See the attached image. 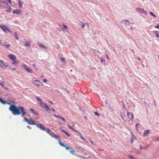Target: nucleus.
Segmentation results:
<instances>
[{"mask_svg": "<svg viewBox=\"0 0 159 159\" xmlns=\"http://www.w3.org/2000/svg\"><path fill=\"white\" fill-rule=\"evenodd\" d=\"M9 109L14 115L21 114V116L22 117H23L26 113L24 108L21 106L16 107L15 105H11Z\"/></svg>", "mask_w": 159, "mask_h": 159, "instance_id": "f257e3e1", "label": "nucleus"}, {"mask_svg": "<svg viewBox=\"0 0 159 159\" xmlns=\"http://www.w3.org/2000/svg\"><path fill=\"white\" fill-rule=\"evenodd\" d=\"M127 114L128 118H126L125 119V121H129L130 120L132 121L134 117V116L133 113H129V112L127 111Z\"/></svg>", "mask_w": 159, "mask_h": 159, "instance_id": "f03ea898", "label": "nucleus"}, {"mask_svg": "<svg viewBox=\"0 0 159 159\" xmlns=\"http://www.w3.org/2000/svg\"><path fill=\"white\" fill-rule=\"evenodd\" d=\"M39 105L43 108H45V111H48L50 110V109L48 105L45 103L41 102L39 103Z\"/></svg>", "mask_w": 159, "mask_h": 159, "instance_id": "7ed1b4c3", "label": "nucleus"}, {"mask_svg": "<svg viewBox=\"0 0 159 159\" xmlns=\"http://www.w3.org/2000/svg\"><path fill=\"white\" fill-rule=\"evenodd\" d=\"M24 119L25 120V121L27 122L29 124H31L32 125H36V124L34 121L32 119L29 120L26 117H24Z\"/></svg>", "mask_w": 159, "mask_h": 159, "instance_id": "20e7f679", "label": "nucleus"}, {"mask_svg": "<svg viewBox=\"0 0 159 159\" xmlns=\"http://www.w3.org/2000/svg\"><path fill=\"white\" fill-rule=\"evenodd\" d=\"M0 28H1L2 30L5 32H7V31H8L9 32H11L10 30L7 28L3 25H0Z\"/></svg>", "mask_w": 159, "mask_h": 159, "instance_id": "39448f33", "label": "nucleus"}, {"mask_svg": "<svg viewBox=\"0 0 159 159\" xmlns=\"http://www.w3.org/2000/svg\"><path fill=\"white\" fill-rule=\"evenodd\" d=\"M136 11L142 13L146 15L148 14V13L146 11L144 10L143 9L139 8V7H137L136 8Z\"/></svg>", "mask_w": 159, "mask_h": 159, "instance_id": "423d86ee", "label": "nucleus"}, {"mask_svg": "<svg viewBox=\"0 0 159 159\" xmlns=\"http://www.w3.org/2000/svg\"><path fill=\"white\" fill-rule=\"evenodd\" d=\"M8 66L7 63H4V61L0 60V67L3 68L4 67L6 68Z\"/></svg>", "mask_w": 159, "mask_h": 159, "instance_id": "0eeeda50", "label": "nucleus"}, {"mask_svg": "<svg viewBox=\"0 0 159 159\" xmlns=\"http://www.w3.org/2000/svg\"><path fill=\"white\" fill-rule=\"evenodd\" d=\"M36 125L37 127L39 128L41 130H42L43 131L45 130V128L44 127V125H43L41 124H36Z\"/></svg>", "mask_w": 159, "mask_h": 159, "instance_id": "6e6552de", "label": "nucleus"}, {"mask_svg": "<svg viewBox=\"0 0 159 159\" xmlns=\"http://www.w3.org/2000/svg\"><path fill=\"white\" fill-rule=\"evenodd\" d=\"M58 143L60 144V145L65 147L67 150H69L70 149H72L71 147H70L67 146L66 145H65L63 143L60 142V141L59 140Z\"/></svg>", "mask_w": 159, "mask_h": 159, "instance_id": "1a4fd4ad", "label": "nucleus"}, {"mask_svg": "<svg viewBox=\"0 0 159 159\" xmlns=\"http://www.w3.org/2000/svg\"><path fill=\"white\" fill-rule=\"evenodd\" d=\"M50 135L53 138H55V139H58V141H59V136L55 134L54 133H53V132L52 133H51Z\"/></svg>", "mask_w": 159, "mask_h": 159, "instance_id": "9d476101", "label": "nucleus"}, {"mask_svg": "<svg viewBox=\"0 0 159 159\" xmlns=\"http://www.w3.org/2000/svg\"><path fill=\"white\" fill-rule=\"evenodd\" d=\"M21 12L20 10L19 9H15L14 10L12 11V13L13 14H20Z\"/></svg>", "mask_w": 159, "mask_h": 159, "instance_id": "9b49d317", "label": "nucleus"}, {"mask_svg": "<svg viewBox=\"0 0 159 159\" xmlns=\"http://www.w3.org/2000/svg\"><path fill=\"white\" fill-rule=\"evenodd\" d=\"M8 57L10 59L12 60H16V56L12 54L9 55Z\"/></svg>", "mask_w": 159, "mask_h": 159, "instance_id": "f8f14e48", "label": "nucleus"}, {"mask_svg": "<svg viewBox=\"0 0 159 159\" xmlns=\"http://www.w3.org/2000/svg\"><path fill=\"white\" fill-rule=\"evenodd\" d=\"M37 82H39V81L36 80H33L32 81V83L33 84H34L36 85L38 87H39V84H37Z\"/></svg>", "mask_w": 159, "mask_h": 159, "instance_id": "ddd939ff", "label": "nucleus"}, {"mask_svg": "<svg viewBox=\"0 0 159 159\" xmlns=\"http://www.w3.org/2000/svg\"><path fill=\"white\" fill-rule=\"evenodd\" d=\"M120 116L121 117L122 119L125 121V119L126 118L125 116V113H121L120 114Z\"/></svg>", "mask_w": 159, "mask_h": 159, "instance_id": "4468645a", "label": "nucleus"}, {"mask_svg": "<svg viewBox=\"0 0 159 159\" xmlns=\"http://www.w3.org/2000/svg\"><path fill=\"white\" fill-rule=\"evenodd\" d=\"M150 131V130H146L145 132L144 133L143 135L144 136H146L147 134H148L149 133V132Z\"/></svg>", "mask_w": 159, "mask_h": 159, "instance_id": "2eb2a0df", "label": "nucleus"}, {"mask_svg": "<svg viewBox=\"0 0 159 159\" xmlns=\"http://www.w3.org/2000/svg\"><path fill=\"white\" fill-rule=\"evenodd\" d=\"M45 131H46L47 132L48 134L49 135H51V133H52V132L49 129L47 128L46 129H45Z\"/></svg>", "mask_w": 159, "mask_h": 159, "instance_id": "dca6fc26", "label": "nucleus"}, {"mask_svg": "<svg viewBox=\"0 0 159 159\" xmlns=\"http://www.w3.org/2000/svg\"><path fill=\"white\" fill-rule=\"evenodd\" d=\"M25 70L29 72H31V73L32 72V70L29 67H27V68H25Z\"/></svg>", "mask_w": 159, "mask_h": 159, "instance_id": "f3484780", "label": "nucleus"}, {"mask_svg": "<svg viewBox=\"0 0 159 159\" xmlns=\"http://www.w3.org/2000/svg\"><path fill=\"white\" fill-rule=\"evenodd\" d=\"M18 2L19 5L20 7V8H21L22 7V5L23 2H21L20 1V0H18Z\"/></svg>", "mask_w": 159, "mask_h": 159, "instance_id": "a211bd4d", "label": "nucleus"}, {"mask_svg": "<svg viewBox=\"0 0 159 159\" xmlns=\"http://www.w3.org/2000/svg\"><path fill=\"white\" fill-rule=\"evenodd\" d=\"M30 110L34 114L36 115H37L38 114L37 112L36 111H35L32 109H30Z\"/></svg>", "mask_w": 159, "mask_h": 159, "instance_id": "6ab92c4d", "label": "nucleus"}, {"mask_svg": "<svg viewBox=\"0 0 159 159\" xmlns=\"http://www.w3.org/2000/svg\"><path fill=\"white\" fill-rule=\"evenodd\" d=\"M0 102L3 104H5L6 102L2 100L1 98H0Z\"/></svg>", "mask_w": 159, "mask_h": 159, "instance_id": "aec40b11", "label": "nucleus"}, {"mask_svg": "<svg viewBox=\"0 0 159 159\" xmlns=\"http://www.w3.org/2000/svg\"><path fill=\"white\" fill-rule=\"evenodd\" d=\"M36 98L38 101L40 102V103L41 102H43L42 101V99L40 98H39L38 97H36Z\"/></svg>", "mask_w": 159, "mask_h": 159, "instance_id": "412c9836", "label": "nucleus"}, {"mask_svg": "<svg viewBox=\"0 0 159 159\" xmlns=\"http://www.w3.org/2000/svg\"><path fill=\"white\" fill-rule=\"evenodd\" d=\"M13 60V62L12 63L13 64H16L18 63V61H17V60Z\"/></svg>", "mask_w": 159, "mask_h": 159, "instance_id": "4be33fe9", "label": "nucleus"}, {"mask_svg": "<svg viewBox=\"0 0 159 159\" xmlns=\"http://www.w3.org/2000/svg\"><path fill=\"white\" fill-rule=\"evenodd\" d=\"M70 153L71 154H74L76 153V152L74 150H70Z\"/></svg>", "mask_w": 159, "mask_h": 159, "instance_id": "5701e85b", "label": "nucleus"}, {"mask_svg": "<svg viewBox=\"0 0 159 159\" xmlns=\"http://www.w3.org/2000/svg\"><path fill=\"white\" fill-rule=\"evenodd\" d=\"M25 46H28L29 47H30V43L28 42H26L25 43Z\"/></svg>", "mask_w": 159, "mask_h": 159, "instance_id": "b1692460", "label": "nucleus"}, {"mask_svg": "<svg viewBox=\"0 0 159 159\" xmlns=\"http://www.w3.org/2000/svg\"><path fill=\"white\" fill-rule=\"evenodd\" d=\"M39 45L41 47L43 48V49H45L46 48V46H45L44 45H41V44H39Z\"/></svg>", "mask_w": 159, "mask_h": 159, "instance_id": "393cba45", "label": "nucleus"}, {"mask_svg": "<svg viewBox=\"0 0 159 159\" xmlns=\"http://www.w3.org/2000/svg\"><path fill=\"white\" fill-rule=\"evenodd\" d=\"M60 60L61 61H63L65 62V63H64V64H66V63L65 61V59L64 58L62 57L61 58Z\"/></svg>", "mask_w": 159, "mask_h": 159, "instance_id": "a878e982", "label": "nucleus"}, {"mask_svg": "<svg viewBox=\"0 0 159 159\" xmlns=\"http://www.w3.org/2000/svg\"><path fill=\"white\" fill-rule=\"evenodd\" d=\"M63 26L64 27V29L63 28H62V31H65V29H67V26L66 25H65L64 24L63 25Z\"/></svg>", "mask_w": 159, "mask_h": 159, "instance_id": "bb28decb", "label": "nucleus"}, {"mask_svg": "<svg viewBox=\"0 0 159 159\" xmlns=\"http://www.w3.org/2000/svg\"><path fill=\"white\" fill-rule=\"evenodd\" d=\"M149 13L152 16H153L154 17H156V15L154 14L152 12H149Z\"/></svg>", "mask_w": 159, "mask_h": 159, "instance_id": "cd10ccee", "label": "nucleus"}, {"mask_svg": "<svg viewBox=\"0 0 159 159\" xmlns=\"http://www.w3.org/2000/svg\"><path fill=\"white\" fill-rule=\"evenodd\" d=\"M53 116H55V117H56L57 118H58L61 119V117L59 115L57 116L55 114H54V115H53Z\"/></svg>", "mask_w": 159, "mask_h": 159, "instance_id": "c85d7f7f", "label": "nucleus"}, {"mask_svg": "<svg viewBox=\"0 0 159 159\" xmlns=\"http://www.w3.org/2000/svg\"><path fill=\"white\" fill-rule=\"evenodd\" d=\"M15 37H16V39L17 40H18V34H17L16 32L15 33Z\"/></svg>", "mask_w": 159, "mask_h": 159, "instance_id": "c756f323", "label": "nucleus"}, {"mask_svg": "<svg viewBox=\"0 0 159 159\" xmlns=\"http://www.w3.org/2000/svg\"><path fill=\"white\" fill-rule=\"evenodd\" d=\"M79 135L80 136V138L83 140L85 141V139H84L82 136L81 134H80V133H79Z\"/></svg>", "mask_w": 159, "mask_h": 159, "instance_id": "7c9ffc66", "label": "nucleus"}, {"mask_svg": "<svg viewBox=\"0 0 159 159\" xmlns=\"http://www.w3.org/2000/svg\"><path fill=\"white\" fill-rule=\"evenodd\" d=\"M0 85H1L5 89H8L6 88V87H5L4 86V85L1 83H0Z\"/></svg>", "mask_w": 159, "mask_h": 159, "instance_id": "2f4dec72", "label": "nucleus"}, {"mask_svg": "<svg viewBox=\"0 0 159 159\" xmlns=\"http://www.w3.org/2000/svg\"><path fill=\"white\" fill-rule=\"evenodd\" d=\"M11 7H10L9 8V9L6 10V11L7 12H11Z\"/></svg>", "mask_w": 159, "mask_h": 159, "instance_id": "473e14b6", "label": "nucleus"}, {"mask_svg": "<svg viewBox=\"0 0 159 159\" xmlns=\"http://www.w3.org/2000/svg\"><path fill=\"white\" fill-rule=\"evenodd\" d=\"M125 21L126 22V24L127 25H129V21L128 20H125Z\"/></svg>", "mask_w": 159, "mask_h": 159, "instance_id": "72a5a7b5", "label": "nucleus"}, {"mask_svg": "<svg viewBox=\"0 0 159 159\" xmlns=\"http://www.w3.org/2000/svg\"><path fill=\"white\" fill-rule=\"evenodd\" d=\"M66 134L68 136H70V134H69L68 133H67L66 132V131L64 132V133Z\"/></svg>", "mask_w": 159, "mask_h": 159, "instance_id": "f704fd0d", "label": "nucleus"}, {"mask_svg": "<svg viewBox=\"0 0 159 159\" xmlns=\"http://www.w3.org/2000/svg\"><path fill=\"white\" fill-rule=\"evenodd\" d=\"M3 46H5L6 47V48H8L10 47V45H3Z\"/></svg>", "mask_w": 159, "mask_h": 159, "instance_id": "c9c22d12", "label": "nucleus"}, {"mask_svg": "<svg viewBox=\"0 0 159 159\" xmlns=\"http://www.w3.org/2000/svg\"><path fill=\"white\" fill-rule=\"evenodd\" d=\"M22 67H24V68L25 69V68H27V66L25 64H24L23 65H22Z\"/></svg>", "mask_w": 159, "mask_h": 159, "instance_id": "e433bc0d", "label": "nucleus"}, {"mask_svg": "<svg viewBox=\"0 0 159 159\" xmlns=\"http://www.w3.org/2000/svg\"><path fill=\"white\" fill-rule=\"evenodd\" d=\"M155 28H157V29H159V25H157L155 27Z\"/></svg>", "mask_w": 159, "mask_h": 159, "instance_id": "4c0bfd02", "label": "nucleus"}, {"mask_svg": "<svg viewBox=\"0 0 159 159\" xmlns=\"http://www.w3.org/2000/svg\"><path fill=\"white\" fill-rule=\"evenodd\" d=\"M84 26H85V25H84V24L82 23V25L81 26L82 28H84Z\"/></svg>", "mask_w": 159, "mask_h": 159, "instance_id": "58836bf2", "label": "nucleus"}, {"mask_svg": "<svg viewBox=\"0 0 159 159\" xmlns=\"http://www.w3.org/2000/svg\"><path fill=\"white\" fill-rule=\"evenodd\" d=\"M10 4H11V0H6Z\"/></svg>", "mask_w": 159, "mask_h": 159, "instance_id": "ea45409f", "label": "nucleus"}, {"mask_svg": "<svg viewBox=\"0 0 159 159\" xmlns=\"http://www.w3.org/2000/svg\"><path fill=\"white\" fill-rule=\"evenodd\" d=\"M43 81L44 82L46 83L47 81V80L46 79H43Z\"/></svg>", "mask_w": 159, "mask_h": 159, "instance_id": "a19ab883", "label": "nucleus"}, {"mask_svg": "<svg viewBox=\"0 0 159 159\" xmlns=\"http://www.w3.org/2000/svg\"><path fill=\"white\" fill-rule=\"evenodd\" d=\"M61 119H62L64 122H66V120L64 118L61 117Z\"/></svg>", "mask_w": 159, "mask_h": 159, "instance_id": "79ce46f5", "label": "nucleus"}, {"mask_svg": "<svg viewBox=\"0 0 159 159\" xmlns=\"http://www.w3.org/2000/svg\"><path fill=\"white\" fill-rule=\"evenodd\" d=\"M68 126L69 127L70 129H73L71 126H70V125H68Z\"/></svg>", "mask_w": 159, "mask_h": 159, "instance_id": "37998d69", "label": "nucleus"}, {"mask_svg": "<svg viewBox=\"0 0 159 159\" xmlns=\"http://www.w3.org/2000/svg\"><path fill=\"white\" fill-rule=\"evenodd\" d=\"M139 124V123H137L136 124L135 126L136 128H137Z\"/></svg>", "mask_w": 159, "mask_h": 159, "instance_id": "c03bdc74", "label": "nucleus"}, {"mask_svg": "<svg viewBox=\"0 0 159 159\" xmlns=\"http://www.w3.org/2000/svg\"><path fill=\"white\" fill-rule=\"evenodd\" d=\"M49 102L51 104L53 105V102L51 101H49Z\"/></svg>", "mask_w": 159, "mask_h": 159, "instance_id": "a18cd8bd", "label": "nucleus"}, {"mask_svg": "<svg viewBox=\"0 0 159 159\" xmlns=\"http://www.w3.org/2000/svg\"><path fill=\"white\" fill-rule=\"evenodd\" d=\"M72 130H73L74 132H76L78 133H79L78 131L76 130L75 129H72Z\"/></svg>", "mask_w": 159, "mask_h": 159, "instance_id": "49530a36", "label": "nucleus"}, {"mask_svg": "<svg viewBox=\"0 0 159 159\" xmlns=\"http://www.w3.org/2000/svg\"><path fill=\"white\" fill-rule=\"evenodd\" d=\"M129 157L130 158V159H134V158L132 157L131 156H129Z\"/></svg>", "mask_w": 159, "mask_h": 159, "instance_id": "de8ad7c7", "label": "nucleus"}, {"mask_svg": "<svg viewBox=\"0 0 159 159\" xmlns=\"http://www.w3.org/2000/svg\"><path fill=\"white\" fill-rule=\"evenodd\" d=\"M94 113H95V115H98V116H99V114H98V113H97V112H95Z\"/></svg>", "mask_w": 159, "mask_h": 159, "instance_id": "09e8293b", "label": "nucleus"}, {"mask_svg": "<svg viewBox=\"0 0 159 159\" xmlns=\"http://www.w3.org/2000/svg\"><path fill=\"white\" fill-rule=\"evenodd\" d=\"M1 2H2V3H6V2H4L3 1H2Z\"/></svg>", "mask_w": 159, "mask_h": 159, "instance_id": "8fccbe9b", "label": "nucleus"}, {"mask_svg": "<svg viewBox=\"0 0 159 159\" xmlns=\"http://www.w3.org/2000/svg\"><path fill=\"white\" fill-rule=\"evenodd\" d=\"M156 36H157V38H159V35H158V34H156Z\"/></svg>", "mask_w": 159, "mask_h": 159, "instance_id": "3c124183", "label": "nucleus"}, {"mask_svg": "<svg viewBox=\"0 0 159 159\" xmlns=\"http://www.w3.org/2000/svg\"><path fill=\"white\" fill-rule=\"evenodd\" d=\"M52 111H53L54 112H55V110L53 109V108H52Z\"/></svg>", "mask_w": 159, "mask_h": 159, "instance_id": "603ef678", "label": "nucleus"}, {"mask_svg": "<svg viewBox=\"0 0 159 159\" xmlns=\"http://www.w3.org/2000/svg\"><path fill=\"white\" fill-rule=\"evenodd\" d=\"M61 129V131L63 132V133H64V132L65 131H64V130H62V129Z\"/></svg>", "mask_w": 159, "mask_h": 159, "instance_id": "864d4df0", "label": "nucleus"}, {"mask_svg": "<svg viewBox=\"0 0 159 159\" xmlns=\"http://www.w3.org/2000/svg\"><path fill=\"white\" fill-rule=\"evenodd\" d=\"M82 158L84 159H86L84 156H82Z\"/></svg>", "mask_w": 159, "mask_h": 159, "instance_id": "5fc2aeb1", "label": "nucleus"}, {"mask_svg": "<svg viewBox=\"0 0 159 159\" xmlns=\"http://www.w3.org/2000/svg\"><path fill=\"white\" fill-rule=\"evenodd\" d=\"M33 65L34 67H35V66H36V65H35V64H33Z\"/></svg>", "mask_w": 159, "mask_h": 159, "instance_id": "6e6d98bb", "label": "nucleus"}, {"mask_svg": "<svg viewBox=\"0 0 159 159\" xmlns=\"http://www.w3.org/2000/svg\"><path fill=\"white\" fill-rule=\"evenodd\" d=\"M138 59H139V61H140V60H141V59H140V58L139 57H138Z\"/></svg>", "mask_w": 159, "mask_h": 159, "instance_id": "4d7b16f0", "label": "nucleus"}, {"mask_svg": "<svg viewBox=\"0 0 159 159\" xmlns=\"http://www.w3.org/2000/svg\"><path fill=\"white\" fill-rule=\"evenodd\" d=\"M82 156H78V157H80H80H81V158H82Z\"/></svg>", "mask_w": 159, "mask_h": 159, "instance_id": "13d9d810", "label": "nucleus"}, {"mask_svg": "<svg viewBox=\"0 0 159 159\" xmlns=\"http://www.w3.org/2000/svg\"><path fill=\"white\" fill-rule=\"evenodd\" d=\"M90 142L93 144V143L92 141H90Z\"/></svg>", "mask_w": 159, "mask_h": 159, "instance_id": "bf43d9fd", "label": "nucleus"}, {"mask_svg": "<svg viewBox=\"0 0 159 159\" xmlns=\"http://www.w3.org/2000/svg\"><path fill=\"white\" fill-rule=\"evenodd\" d=\"M12 70H16V69L15 68H12Z\"/></svg>", "mask_w": 159, "mask_h": 159, "instance_id": "052dcab7", "label": "nucleus"}, {"mask_svg": "<svg viewBox=\"0 0 159 159\" xmlns=\"http://www.w3.org/2000/svg\"><path fill=\"white\" fill-rule=\"evenodd\" d=\"M131 142L132 143H133V139H132L131 140Z\"/></svg>", "mask_w": 159, "mask_h": 159, "instance_id": "680f3d73", "label": "nucleus"}, {"mask_svg": "<svg viewBox=\"0 0 159 159\" xmlns=\"http://www.w3.org/2000/svg\"><path fill=\"white\" fill-rule=\"evenodd\" d=\"M107 58L108 59H109V57H108V56L107 55Z\"/></svg>", "mask_w": 159, "mask_h": 159, "instance_id": "e2e57ef3", "label": "nucleus"}, {"mask_svg": "<svg viewBox=\"0 0 159 159\" xmlns=\"http://www.w3.org/2000/svg\"><path fill=\"white\" fill-rule=\"evenodd\" d=\"M59 124H62L61 123H60V122H59Z\"/></svg>", "mask_w": 159, "mask_h": 159, "instance_id": "0e129e2a", "label": "nucleus"}, {"mask_svg": "<svg viewBox=\"0 0 159 159\" xmlns=\"http://www.w3.org/2000/svg\"><path fill=\"white\" fill-rule=\"evenodd\" d=\"M159 139V138H158L157 139V140H158Z\"/></svg>", "mask_w": 159, "mask_h": 159, "instance_id": "69168bd1", "label": "nucleus"}, {"mask_svg": "<svg viewBox=\"0 0 159 159\" xmlns=\"http://www.w3.org/2000/svg\"><path fill=\"white\" fill-rule=\"evenodd\" d=\"M1 1H2L1 0H0V2H1Z\"/></svg>", "mask_w": 159, "mask_h": 159, "instance_id": "338daca9", "label": "nucleus"}, {"mask_svg": "<svg viewBox=\"0 0 159 159\" xmlns=\"http://www.w3.org/2000/svg\"><path fill=\"white\" fill-rule=\"evenodd\" d=\"M43 77V76H41V77Z\"/></svg>", "mask_w": 159, "mask_h": 159, "instance_id": "774afa93", "label": "nucleus"}]
</instances>
